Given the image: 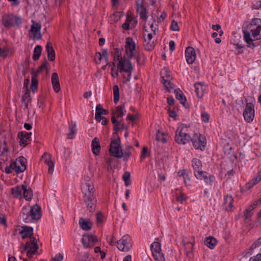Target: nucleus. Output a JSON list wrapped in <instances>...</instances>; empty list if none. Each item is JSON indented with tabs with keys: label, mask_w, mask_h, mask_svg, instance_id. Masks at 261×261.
Masks as SVG:
<instances>
[{
	"label": "nucleus",
	"mask_w": 261,
	"mask_h": 261,
	"mask_svg": "<svg viewBox=\"0 0 261 261\" xmlns=\"http://www.w3.org/2000/svg\"><path fill=\"white\" fill-rule=\"evenodd\" d=\"M32 135V133H27L24 132H21L18 133V137H23L24 138L26 139H29L31 137V136Z\"/></svg>",
	"instance_id": "nucleus-51"
},
{
	"label": "nucleus",
	"mask_w": 261,
	"mask_h": 261,
	"mask_svg": "<svg viewBox=\"0 0 261 261\" xmlns=\"http://www.w3.org/2000/svg\"><path fill=\"white\" fill-rule=\"evenodd\" d=\"M42 159L44 163L48 166V173L53 174L54 169V162L51 160V155L45 153L42 155Z\"/></svg>",
	"instance_id": "nucleus-16"
},
{
	"label": "nucleus",
	"mask_w": 261,
	"mask_h": 261,
	"mask_svg": "<svg viewBox=\"0 0 261 261\" xmlns=\"http://www.w3.org/2000/svg\"><path fill=\"white\" fill-rule=\"evenodd\" d=\"M162 78L163 79V84L166 89L173 88V84L171 82L172 77L170 75V72L166 68H164L161 72Z\"/></svg>",
	"instance_id": "nucleus-12"
},
{
	"label": "nucleus",
	"mask_w": 261,
	"mask_h": 261,
	"mask_svg": "<svg viewBox=\"0 0 261 261\" xmlns=\"http://www.w3.org/2000/svg\"><path fill=\"white\" fill-rule=\"evenodd\" d=\"M133 146L132 145H127L125 147V149H124L123 152V155L122 157H123V160L124 161H127L128 159L130 158L131 156V152L130 150L133 148Z\"/></svg>",
	"instance_id": "nucleus-37"
},
{
	"label": "nucleus",
	"mask_w": 261,
	"mask_h": 261,
	"mask_svg": "<svg viewBox=\"0 0 261 261\" xmlns=\"http://www.w3.org/2000/svg\"><path fill=\"white\" fill-rule=\"evenodd\" d=\"M254 209V206L250 205L244 212V215L245 217V220L248 222L250 220V218L251 217V211Z\"/></svg>",
	"instance_id": "nucleus-39"
},
{
	"label": "nucleus",
	"mask_w": 261,
	"mask_h": 261,
	"mask_svg": "<svg viewBox=\"0 0 261 261\" xmlns=\"http://www.w3.org/2000/svg\"><path fill=\"white\" fill-rule=\"evenodd\" d=\"M12 170H13V166L12 162L9 166L5 168V172L7 174H10L12 172Z\"/></svg>",
	"instance_id": "nucleus-61"
},
{
	"label": "nucleus",
	"mask_w": 261,
	"mask_h": 261,
	"mask_svg": "<svg viewBox=\"0 0 261 261\" xmlns=\"http://www.w3.org/2000/svg\"><path fill=\"white\" fill-rule=\"evenodd\" d=\"M42 51V47L40 45H37L34 48L33 55L34 61H37L41 56Z\"/></svg>",
	"instance_id": "nucleus-36"
},
{
	"label": "nucleus",
	"mask_w": 261,
	"mask_h": 261,
	"mask_svg": "<svg viewBox=\"0 0 261 261\" xmlns=\"http://www.w3.org/2000/svg\"><path fill=\"white\" fill-rule=\"evenodd\" d=\"M261 245V239L259 238L257 240L254 242L250 247L251 250H253L257 247Z\"/></svg>",
	"instance_id": "nucleus-56"
},
{
	"label": "nucleus",
	"mask_w": 261,
	"mask_h": 261,
	"mask_svg": "<svg viewBox=\"0 0 261 261\" xmlns=\"http://www.w3.org/2000/svg\"><path fill=\"white\" fill-rule=\"evenodd\" d=\"M113 67L111 69L112 75L113 77H117L118 75V71L115 69V64L114 62L112 63Z\"/></svg>",
	"instance_id": "nucleus-55"
},
{
	"label": "nucleus",
	"mask_w": 261,
	"mask_h": 261,
	"mask_svg": "<svg viewBox=\"0 0 261 261\" xmlns=\"http://www.w3.org/2000/svg\"><path fill=\"white\" fill-rule=\"evenodd\" d=\"M23 190H24V185H21L11 188V192L14 197L21 199L22 198Z\"/></svg>",
	"instance_id": "nucleus-17"
},
{
	"label": "nucleus",
	"mask_w": 261,
	"mask_h": 261,
	"mask_svg": "<svg viewBox=\"0 0 261 261\" xmlns=\"http://www.w3.org/2000/svg\"><path fill=\"white\" fill-rule=\"evenodd\" d=\"M150 249L152 255L162 252L161 244L157 242H153L150 246Z\"/></svg>",
	"instance_id": "nucleus-32"
},
{
	"label": "nucleus",
	"mask_w": 261,
	"mask_h": 261,
	"mask_svg": "<svg viewBox=\"0 0 261 261\" xmlns=\"http://www.w3.org/2000/svg\"><path fill=\"white\" fill-rule=\"evenodd\" d=\"M82 243L84 246L86 247H91V245H90V243L89 242V235L85 234L83 236L82 238Z\"/></svg>",
	"instance_id": "nucleus-46"
},
{
	"label": "nucleus",
	"mask_w": 261,
	"mask_h": 261,
	"mask_svg": "<svg viewBox=\"0 0 261 261\" xmlns=\"http://www.w3.org/2000/svg\"><path fill=\"white\" fill-rule=\"evenodd\" d=\"M184 244L185 246V249L188 255H190L192 254L193 244L191 242H188L186 243L184 242Z\"/></svg>",
	"instance_id": "nucleus-42"
},
{
	"label": "nucleus",
	"mask_w": 261,
	"mask_h": 261,
	"mask_svg": "<svg viewBox=\"0 0 261 261\" xmlns=\"http://www.w3.org/2000/svg\"><path fill=\"white\" fill-rule=\"evenodd\" d=\"M30 241L27 242L25 244H22V246L23 247V251H26L28 249L35 248V245L37 244L36 239L32 236L29 237Z\"/></svg>",
	"instance_id": "nucleus-23"
},
{
	"label": "nucleus",
	"mask_w": 261,
	"mask_h": 261,
	"mask_svg": "<svg viewBox=\"0 0 261 261\" xmlns=\"http://www.w3.org/2000/svg\"><path fill=\"white\" fill-rule=\"evenodd\" d=\"M185 57L187 62L189 64L193 63L196 59V53L193 47L189 46L186 48L185 50Z\"/></svg>",
	"instance_id": "nucleus-14"
},
{
	"label": "nucleus",
	"mask_w": 261,
	"mask_h": 261,
	"mask_svg": "<svg viewBox=\"0 0 261 261\" xmlns=\"http://www.w3.org/2000/svg\"><path fill=\"white\" fill-rule=\"evenodd\" d=\"M97 241V239L96 236L89 235V242L92 247L94 246L95 243H96Z\"/></svg>",
	"instance_id": "nucleus-57"
},
{
	"label": "nucleus",
	"mask_w": 261,
	"mask_h": 261,
	"mask_svg": "<svg viewBox=\"0 0 261 261\" xmlns=\"http://www.w3.org/2000/svg\"><path fill=\"white\" fill-rule=\"evenodd\" d=\"M3 24L6 27H11L21 23L20 18L12 14L4 15L2 20Z\"/></svg>",
	"instance_id": "nucleus-6"
},
{
	"label": "nucleus",
	"mask_w": 261,
	"mask_h": 261,
	"mask_svg": "<svg viewBox=\"0 0 261 261\" xmlns=\"http://www.w3.org/2000/svg\"><path fill=\"white\" fill-rule=\"evenodd\" d=\"M201 119L204 122H207L209 120V115L206 113H202L201 115Z\"/></svg>",
	"instance_id": "nucleus-60"
},
{
	"label": "nucleus",
	"mask_w": 261,
	"mask_h": 261,
	"mask_svg": "<svg viewBox=\"0 0 261 261\" xmlns=\"http://www.w3.org/2000/svg\"><path fill=\"white\" fill-rule=\"evenodd\" d=\"M122 178L125 182V185L127 187L129 186L131 184L130 181V174L128 171H126L124 172Z\"/></svg>",
	"instance_id": "nucleus-41"
},
{
	"label": "nucleus",
	"mask_w": 261,
	"mask_h": 261,
	"mask_svg": "<svg viewBox=\"0 0 261 261\" xmlns=\"http://www.w3.org/2000/svg\"><path fill=\"white\" fill-rule=\"evenodd\" d=\"M147 152V147L146 146L143 147L142 152H141V156H140V158L142 160L144 159L146 157Z\"/></svg>",
	"instance_id": "nucleus-58"
},
{
	"label": "nucleus",
	"mask_w": 261,
	"mask_h": 261,
	"mask_svg": "<svg viewBox=\"0 0 261 261\" xmlns=\"http://www.w3.org/2000/svg\"><path fill=\"white\" fill-rule=\"evenodd\" d=\"M69 131L70 132L67 134V136L68 139H71L74 137V135L76 133L75 123H74L69 126Z\"/></svg>",
	"instance_id": "nucleus-40"
},
{
	"label": "nucleus",
	"mask_w": 261,
	"mask_h": 261,
	"mask_svg": "<svg viewBox=\"0 0 261 261\" xmlns=\"http://www.w3.org/2000/svg\"><path fill=\"white\" fill-rule=\"evenodd\" d=\"M249 261H261V253L257 254L255 256L251 257Z\"/></svg>",
	"instance_id": "nucleus-64"
},
{
	"label": "nucleus",
	"mask_w": 261,
	"mask_h": 261,
	"mask_svg": "<svg viewBox=\"0 0 261 261\" xmlns=\"http://www.w3.org/2000/svg\"><path fill=\"white\" fill-rule=\"evenodd\" d=\"M233 199L230 195H227L224 199V205H225L226 210L227 211H230L232 207Z\"/></svg>",
	"instance_id": "nucleus-25"
},
{
	"label": "nucleus",
	"mask_w": 261,
	"mask_h": 261,
	"mask_svg": "<svg viewBox=\"0 0 261 261\" xmlns=\"http://www.w3.org/2000/svg\"><path fill=\"white\" fill-rule=\"evenodd\" d=\"M217 243V240L213 237L210 236L205 239L204 244L210 249H213Z\"/></svg>",
	"instance_id": "nucleus-26"
},
{
	"label": "nucleus",
	"mask_w": 261,
	"mask_h": 261,
	"mask_svg": "<svg viewBox=\"0 0 261 261\" xmlns=\"http://www.w3.org/2000/svg\"><path fill=\"white\" fill-rule=\"evenodd\" d=\"M83 200L87 210L90 212H93L95 210L97 201L96 195L83 196Z\"/></svg>",
	"instance_id": "nucleus-7"
},
{
	"label": "nucleus",
	"mask_w": 261,
	"mask_h": 261,
	"mask_svg": "<svg viewBox=\"0 0 261 261\" xmlns=\"http://www.w3.org/2000/svg\"><path fill=\"white\" fill-rule=\"evenodd\" d=\"M31 220H38L41 216V208L38 205H34L29 211Z\"/></svg>",
	"instance_id": "nucleus-15"
},
{
	"label": "nucleus",
	"mask_w": 261,
	"mask_h": 261,
	"mask_svg": "<svg viewBox=\"0 0 261 261\" xmlns=\"http://www.w3.org/2000/svg\"><path fill=\"white\" fill-rule=\"evenodd\" d=\"M195 91L196 93L197 96L199 98H201L203 95L204 87L201 83H196L194 84Z\"/></svg>",
	"instance_id": "nucleus-30"
},
{
	"label": "nucleus",
	"mask_w": 261,
	"mask_h": 261,
	"mask_svg": "<svg viewBox=\"0 0 261 261\" xmlns=\"http://www.w3.org/2000/svg\"><path fill=\"white\" fill-rule=\"evenodd\" d=\"M80 227L84 230L88 231L91 228V224L88 221H86L83 218H81L79 220Z\"/></svg>",
	"instance_id": "nucleus-35"
},
{
	"label": "nucleus",
	"mask_w": 261,
	"mask_h": 261,
	"mask_svg": "<svg viewBox=\"0 0 261 261\" xmlns=\"http://www.w3.org/2000/svg\"><path fill=\"white\" fill-rule=\"evenodd\" d=\"M244 40L248 47L254 49L257 45L254 41L261 39V19L253 18L247 27V30L243 31Z\"/></svg>",
	"instance_id": "nucleus-1"
},
{
	"label": "nucleus",
	"mask_w": 261,
	"mask_h": 261,
	"mask_svg": "<svg viewBox=\"0 0 261 261\" xmlns=\"http://www.w3.org/2000/svg\"><path fill=\"white\" fill-rule=\"evenodd\" d=\"M88 182H85L82 185V191L83 196L96 195L95 189L93 182L90 180V177H88Z\"/></svg>",
	"instance_id": "nucleus-10"
},
{
	"label": "nucleus",
	"mask_w": 261,
	"mask_h": 261,
	"mask_svg": "<svg viewBox=\"0 0 261 261\" xmlns=\"http://www.w3.org/2000/svg\"><path fill=\"white\" fill-rule=\"evenodd\" d=\"M177 200L181 203H183V202L186 200L185 195L182 193H180L179 196L177 197Z\"/></svg>",
	"instance_id": "nucleus-59"
},
{
	"label": "nucleus",
	"mask_w": 261,
	"mask_h": 261,
	"mask_svg": "<svg viewBox=\"0 0 261 261\" xmlns=\"http://www.w3.org/2000/svg\"><path fill=\"white\" fill-rule=\"evenodd\" d=\"M132 246L131 238L128 235L123 236L117 241V248L120 251L127 252L130 250Z\"/></svg>",
	"instance_id": "nucleus-5"
},
{
	"label": "nucleus",
	"mask_w": 261,
	"mask_h": 261,
	"mask_svg": "<svg viewBox=\"0 0 261 261\" xmlns=\"http://www.w3.org/2000/svg\"><path fill=\"white\" fill-rule=\"evenodd\" d=\"M195 176L199 180L203 179L205 182L208 185L212 186L215 180V177L205 171H199L195 173Z\"/></svg>",
	"instance_id": "nucleus-9"
},
{
	"label": "nucleus",
	"mask_w": 261,
	"mask_h": 261,
	"mask_svg": "<svg viewBox=\"0 0 261 261\" xmlns=\"http://www.w3.org/2000/svg\"><path fill=\"white\" fill-rule=\"evenodd\" d=\"M130 59L124 58L123 60L119 61L117 63V67L119 68L120 71L132 72L133 70V66L130 62Z\"/></svg>",
	"instance_id": "nucleus-13"
},
{
	"label": "nucleus",
	"mask_w": 261,
	"mask_h": 261,
	"mask_svg": "<svg viewBox=\"0 0 261 261\" xmlns=\"http://www.w3.org/2000/svg\"><path fill=\"white\" fill-rule=\"evenodd\" d=\"M174 93L176 99H178L180 103L185 108H187L186 105V98L182 92L179 89H176L174 90Z\"/></svg>",
	"instance_id": "nucleus-22"
},
{
	"label": "nucleus",
	"mask_w": 261,
	"mask_h": 261,
	"mask_svg": "<svg viewBox=\"0 0 261 261\" xmlns=\"http://www.w3.org/2000/svg\"><path fill=\"white\" fill-rule=\"evenodd\" d=\"M140 11V16L141 19L146 20L147 18V16L146 15V9L141 6L140 8L138 9V11Z\"/></svg>",
	"instance_id": "nucleus-49"
},
{
	"label": "nucleus",
	"mask_w": 261,
	"mask_h": 261,
	"mask_svg": "<svg viewBox=\"0 0 261 261\" xmlns=\"http://www.w3.org/2000/svg\"><path fill=\"white\" fill-rule=\"evenodd\" d=\"M191 141L193 147L196 149L204 150L206 146L205 137L200 134H194L191 137Z\"/></svg>",
	"instance_id": "nucleus-4"
},
{
	"label": "nucleus",
	"mask_w": 261,
	"mask_h": 261,
	"mask_svg": "<svg viewBox=\"0 0 261 261\" xmlns=\"http://www.w3.org/2000/svg\"><path fill=\"white\" fill-rule=\"evenodd\" d=\"M31 100L30 93L29 91H27L22 97V101L25 103V107H28V103Z\"/></svg>",
	"instance_id": "nucleus-50"
},
{
	"label": "nucleus",
	"mask_w": 261,
	"mask_h": 261,
	"mask_svg": "<svg viewBox=\"0 0 261 261\" xmlns=\"http://www.w3.org/2000/svg\"><path fill=\"white\" fill-rule=\"evenodd\" d=\"M244 119L248 122H251L254 117V106L251 102L247 103L243 112Z\"/></svg>",
	"instance_id": "nucleus-11"
},
{
	"label": "nucleus",
	"mask_w": 261,
	"mask_h": 261,
	"mask_svg": "<svg viewBox=\"0 0 261 261\" xmlns=\"http://www.w3.org/2000/svg\"><path fill=\"white\" fill-rule=\"evenodd\" d=\"M39 246L38 244L35 245V248L28 249L27 252V255L29 258L32 257L33 255L35 254L38 253V249Z\"/></svg>",
	"instance_id": "nucleus-44"
},
{
	"label": "nucleus",
	"mask_w": 261,
	"mask_h": 261,
	"mask_svg": "<svg viewBox=\"0 0 261 261\" xmlns=\"http://www.w3.org/2000/svg\"><path fill=\"white\" fill-rule=\"evenodd\" d=\"M15 162L19 164L21 167H23V168H27V159L22 156H20L18 159H17L16 161Z\"/></svg>",
	"instance_id": "nucleus-45"
},
{
	"label": "nucleus",
	"mask_w": 261,
	"mask_h": 261,
	"mask_svg": "<svg viewBox=\"0 0 261 261\" xmlns=\"http://www.w3.org/2000/svg\"><path fill=\"white\" fill-rule=\"evenodd\" d=\"M155 139L158 141H161L163 143H165L167 141L166 139L164 137V134L161 133L159 130H157Z\"/></svg>",
	"instance_id": "nucleus-47"
},
{
	"label": "nucleus",
	"mask_w": 261,
	"mask_h": 261,
	"mask_svg": "<svg viewBox=\"0 0 261 261\" xmlns=\"http://www.w3.org/2000/svg\"><path fill=\"white\" fill-rule=\"evenodd\" d=\"M126 113L124 110V104L117 107L115 111L113 112L112 114H114L117 118L122 117Z\"/></svg>",
	"instance_id": "nucleus-27"
},
{
	"label": "nucleus",
	"mask_w": 261,
	"mask_h": 261,
	"mask_svg": "<svg viewBox=\"0 0 261 261\" xmlns=\"http://www.w3.org/2000/svg\"><path fill=\"white\" fill-rule=\"evenodd\" d=\"M63 259V255L62 254H58L52 259V261H62Z\"/></svg>",
	"instance_id": "nucleus-62"
},
{
	"label": "nucleus",
	"mask_w": 261,
	"mask_h": 261,
	"mask_svg": "<svg viewBox=\"0 0 261 261\" xmlns=\"http://www.w3.org/2000/svg\"><path fill=\"white\" fill-rule=\"evenodd\" d=\"M192 165L194 170V174L195 173L201 171L200 169L202 166V164L201 162L199 159L196 158L193 159L192 160Z\"/></svg>",
	"instance_id": "nucleus-33"
},
{
	"label": "nucleus",
	"mask_w": 261,
	"mask_h": 261,
	"mask_svg": "<svg viewBox=\"0 0 261 261\" xmlns=\"http://www.w3.org/2000/svg\"><path fill=\"white\" fill-rule=\"evenodd\" d=\"M20 235L23 239H25L28 237H30L32 236L33 233V229L32 227L30 226H23L22 227V230L19 232Z\"/></svg>",
	"instance_id": "nucleus-21"
},
{
	"label": "nucleus",
	"mask_w": 261,
	"mask_h": 261,
	"mask_svg": "<svg viewBox=\"0 0 261 261\" xmlns=\"http://www.w3.org/2000/svg\"><path fill=\"white\" fill-rule=\"evenodd\" d=\"M103 215L101 212H99L96 214V219L97 223H101L102 221Z\"/></svg>",
	"instance_id": "nucleus-63"
},
{
	"label": "nucleus",
	"mask_w": 261,
	"mask_h": 261,
	"mask_svg": "<svg viewBox=\"0 0 261 261\" xmlns=\"http://www.w3.org/2000/svg\"><path fill=\"white\" fill-rule=\"evenodd\" d=\"M20 217L22 218L23 220L26 222L29 223L31 221L29 210L26 207H23L20 214Z\"/></svg>",
	"instance_id": "nucleus-31"
},
{
	"label": "nucleus",
	"mask_w": 261,
	"mask_h": 261,
	"mask_svg": "<svg viewBox=\"0 0 261 261\" xmlns=\"http://www.w3.org/2000/svg\"><path fill=\"white\" fill-rule=\"evenodd\" d=\"M125 53L127 55V58L128 59H132L134 57L138 64L139 63V57L136 56L135 51L136 49V45L132 38H127L126 39V43L125 45Z\"/></svg>",
	"instance_id": "nucleus-3"
},
{
	"label": "nucleus",
	"mask_w": 261,
	"mask_h": 261,
	"mask_svg": "<svg viewBox=\"0 0 261 261\" xmlns=\"http://www.w3.org/2000/svg\"><path fill=\"white\" fill-rule=\"evenodd\" d=\"M191 140V137L187 133L182 132V128L178 127L175 134V141L178 144H186Z\"/></svg>",
	"instance_id": "nucleus-8"
},
{
	"label": "nucleus",
	"mask_w": 261,
	"mask_h": 261,
	"mask_svg": "<svg viewBox=\"0 0 261 261\" xmlns=\"http://www.w3.org/2000/svg\"><path fill=\"white\" fill-rule=\"evenodd\" d=\"M13 170H15L16 173L23 172L26 170V167H21L19 164L15 162H13Z\"/></svg>",
	"instance_id": "nucleus-43"
},
{
	"label": "nucleus",
	"mask_w": 261,
	"mask_h": 261,
	"mask_svg": "<svg viewBox=\"0 0 261 261\" xmlns=\"http://www.w3.org/2000/svg\"><path fill=\"white\" fill-rule=\"evenodd\" d=\"M153 256L156 261H165L164 256L162 252L153 254Z\"/></svg>",
	"instance_id": "nucleus-52"
},
{
	"label": "nucleus",
	"mask_w": 261,
	"mask_h": 261,
	"mask_svg": "<svg viewBox=\"0 0 261 261\" xmlns=\"http://www.w3.org/2000/svg\"><path fill=\"white\" fill-rule=\"evenodd\" d=\"M33 197V191L32 189L24 185V190H23L22 197H24L27 200H31Z\"/></svg>",
	"instance_id": "nucleus-28"
},
{
	"label": "nucleus",
	"mask_w": 261,
	"mask_h": 261,
	"mask_svg": "<svg viewBox=\"0 0 261 261\" xmlns=\"http://www.w3.org/2000/svg\"><path fill=\"white\" fill-rule=\"evenodd\" d=\"M152 34L149 33L147 35V38H145V41L147 42L144 44V46L145 47V49L148 51L151 50L155 46L154 42H149L152 38Z\"/></svg>",
	"instance_id": "nucleus-24"
},
{
	"label": "nucleus",
	"mask_w": 261,
	"mask_h": 261,
	"mask_svg": "<svg viewBox=\"0 0 261 261\" xmlns=\"http://www.w3.org/2000/svg\"><path fill=\"white\" fill-rule=\"evenodd\" d=\"M101 56L103 57L106 63L108 62L109 60V55L107 49H103L101 51Z\"/></svg>",
	"instance_id": "nucleus-53"
},
{
	"label": "nucleus",
	"mask_w": 261,
	"mask_h": 261,
	"mask_svg": "<svg viewBox=\"0 0 261 261\" xmlns=\"http://www.w3.org/2000/svg\"><path fill=\"white\" fill-rule=\"evenodd\" d=\"M45 49L47 53V57L50 61H54L55 59V52L53 47L52 44L48 42L45 46Z\"/></svg>",
	"instance_id": "nucleus-19"
},
{
	"label": "nucleus",
	"mask_w": 261,
	"mask_h": 261,
	"mask_svg": "<svg viewBox=\"0 0 261 261\" xmlns=\"http://www.w3.org/2000/svg\"><path fill=\"white\" fill-rule=\"evenodd\" d=\"M92 151L94 154L98 155L100 150L99 140L97 138H94L91 143Z\"/></svg>",
	"instance_id": "nucleus-20"
},
{
	"label": "nucleus",
	"mask_w": 261,
	"mask_h": 261,
	"mask_svg": "<svg viewBox=\"0 0 261 261\" xmlns=\"http://www.w3.org/2000/svg\"><path fill=\"white\" fill-rule=\"evenodd\" d=\"M38 81L37 78L36 74L33 73L31 79V88L33 92H35L38 88Z\"/></svg>",
	"instance_id": "nucleus-38"
},
{
	"label": "nucleus",
	"mask_w": 261,
	"mask_h": 261,
	"mask_svg": "<svg viewBox=\"0 0 261 261\" xmlns=\"http://www.w3.org/2000/svg\"><path fill=\"white\" fill-rule=\"evenodd\" d=\"M170 29L171 30L174 31H178L179 28H178V23L176 21L173 20L172 21L171 24L170 26Z\"/></svg>",
	"instance_id": "nucleus-54"
},
{
	"label": "nucleus",
	"mask_w": 261,
	"mask_h": 261,
	"mask_svg": "<svg viewBox=\"0 0 261 261\" xmlns=\"http://www.w3.org/2000/svg\"><path fill=\"white\" fill-rule=\"evenodd\" d=\"M109 152L110 154L117 158H122L123 152L121 148L120 139L119 138L113 140L110 144Z\"/></svg>",
	"instance_id": "nucleus-2"
},
{
	"label": "nucleus",
	"mask_w": 261,
	"mask_h": 261,
	"mask_svg": "<svg viewBox=\"0 0 261 261\" xmlns=\"http://www.w3.org/2000/svg\"><path fill=\"white\" fill-rule=\"evenodd\" d=\"M51 83L55 92L58 93L60 90V85L57 73L54 72L51 75Z\"/></svg>",
	"instance_id": "nucleus-18"
},
{
	"label": "nucleus",
	"mask_w": 261,
	"mask_h": 261,
	"mask_svg": "<svg viewBox=\"0 0 261 261\" xmlns=\"http://www.w3.org/2000/svg\"><path fill=\"white\" fill-rule=\"evenodd\" d=\"M103 111V109L100 104L97 105L96 108V113L95 116V119L98 121H100L101 119L103 118L102 116V113Z\"/></svg>",
	"instance_id": "nucleus-34"
},
{
	"label": "nucleus",
	"mask_w": 261,
	"mask_h": 261,
	"mask_svg": "<svg viewBox=\"0 0 261 261\" xmlns=\"http://www.w3.org/2000/svg\"><path fill=\"white\" fill-rule=\"evenodd\" d=\"M41 25L39 23L33 22L31 28V31L33 33H37L40 32Z\"/></svg>",
	"instance_id": "nucleus-48"
},
{
	"label": "nucleus",
	"mask_w": 261,
	"mask_h": 261,
	"mask_svg": "<svg viewBox=\"0 0 261 261\" xmlns=\"http://www.w3.org/2000/svg\"><path fill=\"white\" fill-rule=\"evenodd\" d=\"M112 55L115 62H119V61L124 59L122 57L121 50L118 48H114L113 51L112 52Z\"/></svg>",
	"instance_id": "nucleus-29"
}]
</instances>
